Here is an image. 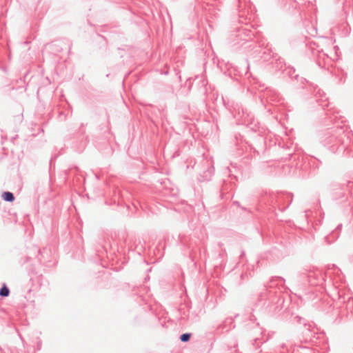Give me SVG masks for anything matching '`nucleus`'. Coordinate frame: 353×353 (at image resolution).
I'll return each mask as SVG.
<instances>
[{
    "label": "nucleus",
    "instance_id": "f257e3e1",
    "mask_svg": "<svg viewBox=\"0 0 353 353\" xmlns=\"http://www.w3.org/2000/svg\"><path fill=\"white\" fill-rule=\"evenodd\" d=\"M3 200L9 202H12L14 200V196L12 192H5L1 194Z\"/></svg>",
    "mask_w": 353,
    "mask_h": 353
},
{
    "label": "nucleus",
    "instance_id": "f03ea898",
    "mask_svg": "<svg viewBox=\"0 0 353 353\" xmlns=\"http://www.w3.org/2000/svg\"><path fill=\"white\" fill-rule=\"evenodd\" d=\"M10 291L8 288L4 285L1 290H0V295L2 296H8L9 295Z\"/></svg>",
    "mask_w": 353,
    "mask_h": 353
},
{
    "label": "nucleus",
    "instance_id": "7ed1b4c3",
    "mask_svg": "<svg viewBox=\"0 0 353 353\" xmlns=\"http://www.w3.org/2000/svg\"><path fill=\"white\" fill-rule=\"evenodd\" d=\"M190 334H183L181 336V340L183 342L188 341L190 339Z\"/></svg>",
    "mask_w": 353,
    "mask_h": 353
}]
</instances>
